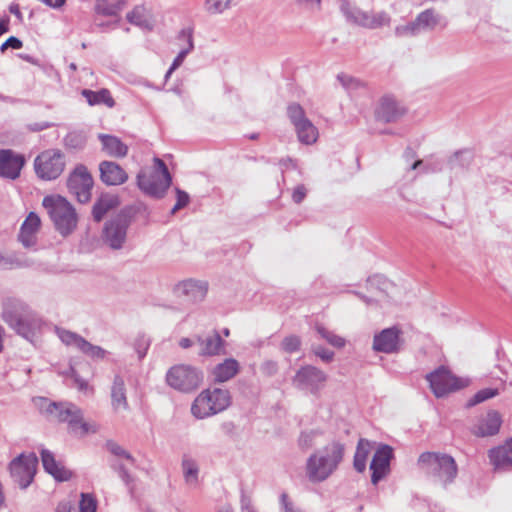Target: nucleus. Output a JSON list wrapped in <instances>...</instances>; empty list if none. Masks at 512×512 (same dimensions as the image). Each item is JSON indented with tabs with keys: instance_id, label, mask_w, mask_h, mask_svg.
<instances>
[{
	"instance_id": "obj_38",
	"label": "nucleus",
	"mask_w": 512,
	"mask_h": 512,
	"mask_svg": "<svg viewBox=\"0 0 512 512\" xmlns=\"http://www.w3.org/2000/svg\"><path fill=\"white\" fill-rule=\"evenodd\" d=\"M33 262L25 258L21 253L13 252L9 254H2L0 252V268L14 269L21 267L32 266Z\"/></svg>"
},
{
	"instance_id": "obj_28",
	"label": "nucleus",
	"mask_w": 512,
	"mask_h": 512,
	"mask_svg": "<svg viewBox=\"0 0 512 512\" xmlns=\"http://www.w3.org/2000/svg\"><path fill=\"white\" fill-rule=\"evenodd\" d=\"M368 286L372 289L375 288V292L372 296H366L361 293L356 295L368 306H372L382 302L388 295L387 288L390 283L386 281L382 276H374L368 279Z\"/></svg>"
},
{
	"instance_id": "obj_5",
	"label": "nucleus",
	"mask_w": 512,
	"mask_h": 512,
	"mask_svg": "<svg viewBox=\"0 0 512 512\" xmlns=\"http://www.w3.org/2000/svg\"><path fill=\"white\" fill-rule=\"evenodd\" d=\"M42 205L47 211L55 229L62 235L71 234L77 227L78 217L73 205L60 195H48Z\"/></svg>"
},
{
	"instance_id": "obj_50",
	"label": "nucleus",
	"mask_w": 512,
	"mask_h": 512,
	"mask_svg": "<svg viewBox=\"0 0 512 512\" xmlns=\"http://www.w3.org/2000/svg\"><path fill=\"white\" fill-rule=\"evenodd\" d=\"M97 501L96 498L89 493H81L79 502V512H96Z\"/></svg>"
},
{
	"instance_id": "obj_33",
	"label": "nucleus",
	"mask_w": 512,
	"mask_h": 512,
	"mask_svg": "<svg viewBox=\"0 0 512 512\" xmlns=\"http://www.w3.org/2000/svg\"><path fill=\"white\" fill-rule=\"evenodd\" d=\"M182 472L186 484L190 488H196L199 483V465L190 455L184 454L182 457Z\"/></svg>"
},
{
	"instance_id": "obj_15",
	"label": "nucleus",
	"mask_w": 512,
	"mask_h": 512,
	"mask_svg": "<svg viewBox=\"0 0 512 512\" xmlns=\"http://www.w3.org/2000/svg\"><path fill=\"white\" fill-rule=\"evenodd\" d=\"M56 333L59 339L67 346H71L78 351L82 352L84 355L90 357L94 360H101L106 357L108 352L104 350L102 347L93 345L88 342L82 336L71 332L66 329L56 328Z\"/></svg>"
},
{
	"instance_id": "obj_10",
	"label": "nucleus",
	"mask_w": 512,
	"mask_h": 512,
	"mask_svg": "<svg viewBox=\"0 0 512 512\" xmlns=\"http://www.w3.org/2000/svg\"><path fill=\"white\" fill-rule=\"evenodd\" d=\"M65 165V155L57 149L45 150L34 160L36 175L46 181L57 179L63 173Z\"/></svg>"
},
{
	"instance_id": "obj_9",
	"label": "nucleus",
	"mask_w": 512,
	"mask_h": 512,
	"mask_svg": "<svg viewBox=\"0 0 512 512\" xmlns=\"http://www.w3.org/2000/svg\"><path fill=\"white\" fill-rule=\"evenodd\" d=\"M340 10L346 20L352 24L367 28L377 29L390 24L391 18L386 12H368L363 11L357 6L352 5L348 0H339Z\"/></svg>"
},
{
	"instance_id": "obj_17",
	"label": "nucleus",
	"mask_w": 512,
	"mask_h": 512,
	"mask_svg": "<svg viewBox=\"0 0 512 512\" xmlns=\"http://www.w3.org/2000/svg\"><path fill=\"white\" fill-rule=\"evenodd\" d=\"M208 291V284L205 281L185 279L178 282L173 293L176 297L189 303H198L205 299Z\"/></svg>"
},
{
	"instance_id": "obj_59",
	"label": "nucleus",
	"mask_w": 512,
	"mask_h": 512,
	"mask_svg": "<svg viewBox=\"0 0 512 512\" xmlns=\"http://www.w3.org/2000/svg\"><path fill=\"white\" fill-rule=\"evenodd\" d=\"M313 352L324 362H330L333 360L334 352L321 346L313 347Z\"/></svg>"
},
{
	"instance_id": "obj_22",
	"label": "nucleus",
	"mask_w": 512,
	"mask_h": 512,
	"mask_svg": "<svg viewBox=\"0 0 512 512\" xmlns=\"http://www.w3.org/2000/svg\"><path fill=\"white\" fill-rule=\"evenodd\" d=\"M393 456V450L388 445L380 446L375 452L370 470L372 472L371 482L376 485L389 472L390 460Z\"/></svg>"
},
{
	"instance_id": "obj_4",
	"label": "nucleus",
	"mask_w": 512,
	"mask_h": 512,
	"mask_svg": "<svg viewBox=\"0 0 512 512\" xmlns=\"http://www.w3.org/2000/svg\"><path fill=\"white\" fill-rule=\"evenodd\" d=\"M172 183V176L166 164L158 157L153 159L152 168H144L137 175V185L146 195L161 199Z\"/></svg>"
},
{
	"instance_id": "obj_11",
	"label": "nucleus",
	"mask_w": 512,
	"mask_h": 512,
	"mask_svg": "<svg viewBox=\"0 0 512 512\" xmlns=\"http://www.w3.org/2000/svg\"><path fill=\"white\" fill-rule=\"evenodd\" d=\"M38 458L34 453H22L8 466L10 477L21 488L26 489L34 479Z\"/></svg>"
},
{
	"instance_id": "obj_54",
	"label": "nucleus",
	"mask_w": 512,
	"mask_h": 512,
	"mask_svg": "<svg viewBox=\"0 0 512 512\" xmlns=\"http://www.w3.org/2000/svg\"><path fill=\"white\" fill-rule=\"evenodd\" d=\"M176 193V203L171 209V214H175L180 209L186 207L190 202V196L187 192L181 190L180 188H175Z\"/></svg>"
},
{
	"instance_id": "obj_57",
	"label": "nucleus",
	"mask_w": 512,
	"mask_h": 512,
	"mask_svg": "<svg viewBox=\"0 0 512 512\" xmlns=\"http://www.w3.org/2000/svg\"><path fill=\"white\" fill-rule=\"evenodd\" d=\"M112 468L119 474L120 478L125 482L126 485H129L131 483L132 478L128 473L124 463L120 461H115L112 464Z\"/></svg>"
},
{
	"instance_id": "obj_24",
	"label": "nucleus",
	"mask_w": 512,
	"mask_h": 512,
	"mask_svg": "<svg viewBox=\"0 0 512 512\" xmlns=\"http://www.w3.org/2000/svg\"><path fill=\"white\" fill-rule=\"evenodd\" d=\"M406 110L405 108L392 96H383L376 107V118L384 122H394L400 119Z\"/></svg>"
},
{
	"instance_id": "obj_21",
	"label": "nucleus",
	"mask_w": 512,
	"mask_h": 512,
	"mask_svg": "<svg viewBox=\"0 0 512 512\" xmlns=\"http://www.w3.org/2000/svg\"><path fill=\"white\" fill-rule=\"evenodd\" d=\"M502 425V417L495 410L488 411L477 418L471 432L477 437H489L499 433Z\"/></svg>"
},
{
	"instance_id": "obj_64",
	"label": "nucleus",
	"mask_w": 512,
	"mask_h": 512,
	"mask_svg": "<svg viewBox=\"0 0 512 512\" xmlns=\"http://www.w3.org/2000/svg\"><path fill=\"white\" fill-rule=\"evenodd\" d=\"M75 383L80 391H86L89 388L87 381L75 376Z\"/></svg>"
},
{
	"instance_id": "obj_45",
	"label": "nucleus",
	"mask_w": 512,
	"mask_h": 512,
	"mask_svg": "<svg viewBox=\"0 0 512 512\" xmlns=\"http://www.w3.org/2000/svg\"><path fill=\"white\" fill-rule=\"evenodd\" d=\"M499 394L497 388H484L475 393L466 403L468 408L478 405L486 400H489Z\"/></svg>"
},
{
	"instance_id": "obj_31",
	"label": "nucleus",
	"mask_w": 512,
	"mask_h": 512,
	"mask_svg": "<svg viewBox=\"0 0 512 512\" xmlns=\"http://www.w3.org/2000/svg\"><path fill=\"white\" fill-rule=\"evenodd\" d=\"M111 405L114 411L128 410L129 405L126 396L124 379L116 375L111 387Z\"/></svg>"
},
{
	"instance_id": "obj_12",
	"label": "nucleus",
	"mask_w": 512,
	"mask_h": 512,
	"mask_svg": "<svg viewBox=\"0 0 512 512\" xmlns=\"http://www.w3.org/2000/svg\"><path fill=\"white\" fill-rule=\"evenodd\" d=\"M426 379L437 398L444 397L451 392L464 388L469 383L467 379L454 376L443 366L427 374Z\"/></svg>"
},
{
	"instance_id": "obj_13",
	"label": "nucleus",
	"mask_w": 512,
	"mask_h": 512,
	"mask_svg": "<svg viewBox=\"0 0 512 512\" xmlns=\"http://www.w3.org/2000/svg\"><path fill=\"white\" fill-rule=\"evenodd\" d=\"M326 381V373L312 365L302 366L292 378L294 387L311 394H317L324 387Z\"/></svg>"
},
{
	"instance_id": "obj_56",
	"label": "nucleus",
	"mask_w": 512,
	"mask_h": 512,
	"mask_svg": "<svg viewBox=\"0 0 512 512\" xmlns=\"http://www.w3.org/2000/svg\"><path fill=\"white\" fill-rule=\"evenodd\" d=\"M308 191L309 189L305 184L296 185L291 192L292 201L296 204L302 203L307 196Z\"/></svg>"
},
{
	"instance_id": "obj_40",
	"label": "nucleus",
	"mask_w": 512,
	"mask_h": 512,
	"mask_svg": "<svg viewBox=\"0 0 512 512\" xmlns=\"http://www.w3.org/2000/svg\"><path fill=\"white\" fill-rule=\"evenodd\" d=\"M236 4V0H204L203 9L211 16L221 15L230 10Z\"/></svg>"
},
{
	"instance_id": "obj_14",
	"label": "nucleus",
	"mask_w": 512,
	"mask_h": 512,
	"mask_svg": "<svg viewBox=\"0 0 512 512\" xmlns=\"http://www.w3.org/2000/svg\"><path fill=\"white\" fill-rule=\"evenodd\" d=\"M67 186L80 203H87L91 199L93 178L87 168L80 164L71 172Z\"/></svg>"
},
{
	"instance_id": "obj_43",
	"label": "nucleus",
	"mask_w": 512,
	"mask_h": 512,
	"mask_svg": "<svg viewBox=\"0 0 512 512\" xmlns=\"http://www.w3.org/2000/svg\"><path fill=\"white\" fill-rule=\"evenodd\" d=\"M315 328L320 337L326 340L330 345L336 348H342L345 346L346 340L343 337L328 330L321 324H317Z\"/></svg>"
},
{
	"instance_id": "obj_25",
	"label": "nucleus",
	"mask_w": 512,
	"mask_h": 512,
	"mask_svg": "<svg viewBox=\"0 0 512 512\" xmlns=\"http://www.w3.org/2000/svg\"><path fill=\"white\" fill-rule=\"evenodd\" d=\"M418 29L421 32H430L436 29H445L448 25L447 19L434 8H428L420 12L415 18Z\"/></svg>"
},
{
	"instance_id": "obj_20",
	"label": "nucleus",
	"mask_w": 512,
	"mask_h": 512,
	"mask_svg": "<svg viewBox=\"0 0 512 512\" xmlns=\"http://www.w3.org/2000/svg\"><path fill=\"white\" fill-rule=\"evenodd\" d=\"M41 228V219L30 212L20 227L18 241L27 249H34L38 243V234Z\"/></svg>"
},
{
	"instance_id": "obj_1",
	"label": "nucleus",
	"mask_w": 512,
	"mask_h": 512,
	"mask_svg": "<svg viewBox=\"0 0 512 512\" xmlns=\"http://www.w3.org/2000/svg\"><path fill=\"white\" fill-rule=\"evenodd\" d=\"M2 320L18 335L32 341L42 327L41 317L28 304L8 297L2 302Z\"/></svg>"
},
{
	"instance_id": "obj_29",
	"label": "nucleus",
	"mask_w": 512,
	"mask_h": 512,
	"mask_svg": "<svg viewBox=\"0 0 512 512\" xmlns=\"http://www.w3.org/2000/svg\"><path fill=\"white\" fill-rule=\"evenodd\" d=\"M41 459L45 471L52 475L56 480L67 481L71 478V472L61 463L57 462L54 455L49 450H42Z\"/></svg>"
},
{
	"instance_id": "obj_61",
	"label": "nucleus",
	"mask_w": 512,
	"mask_h": 512,
	"mask_svg": "<svg viewBox=\"0 0 512 512\" xmlns=\"http://www.w3.org/2000/svg\"><path fill=\"white\" fill-rule=\"evenodd\" d=\"M65 143L67 146L76 148L81 147L83 145V140L76 133H70L66 136Z\"/></svg>"
},
{
	"instance_id": "obj_3",
	"label": "nucleus",
	"mask_w": 512,
	"mask_h": 512,
	"mask_svg": "<svg viewBox=\"0 0 512 512\" xmlns=\"http://www.w3.org/2000/svg\"><path fill=\"white\" fill-rule=\"evenodd\" d=\"M344 456V446L339 442H332L315 451L306 462V474L310 481L321 482L326 480L341 463Z\"/></svg>"
},
{
	"instance_id": "obj_52",
	"label": "nucleus",
	"mask_w": 512,
	"mask_h": 512,
	"mask_svg": "<svg viewBox=\"0 0 512 512\" xmlns=\"http://www.w3.org/2000/svg\"><path fill=\"white\" fill-rule=\"evenodd\" d=\"M318 433L317 431L310 430V431H303L298 439V446L302 450H308L315 444V439L317 437Z\"/></svg>"
},
{
	"instance_id": "obj_63",
	"label": "nucleus",
	"mask_w": 512,
	"mask_h": 512,
	"mask_svg": "<svg viewBox=\"0 0 512 512\" xmlns=\"http://www.w3.org/2000/svg\"><path fill=\"white\" fill-rule=\"evenodd\" d=\"M7 44L9 45V48L13 49H20L22 47V41L14 36H11L7 39Z\"/></svg>"
},
{
	"instance_id": "obj_42",
	"label": "nucleus",
	"mask_w": 512,
	"mask_h": 512,
	"mask_svg": "<svg viewBox=\"0 0 512 512\" xmlns=\"http://www.w3.org/2000/svg\"><path fill=\"white\" fill-rule=\"evenodd\" d=\"M117 200L113 197H101L92 209V215L95 221L99 222L111 209L116 206Z\"/></svg>"
},
{
	"instance_id": "obj_30",
	"label": "nucleus",
	"mask_w": 512,
	"mask_h": 512,
	"mask_svg": "<svg viewBox=\"0 0 512 512\" xmlns=\"http://www.w3.org/2000/svg\"><path fill=\"white\" fill-rule=\"evenodd\" d=\"M239 371V362L234 358H227L213 368L212 375L215 382L223 383L232 379Z\"/></svg>"
},
{
	"instance_id": "obj_37",
	"label": "nucleus",
	"mask_w": 512,
	"mask_h": 512,
	"mask_svg": "<svg viewBox=\"0 0 512 512\" xmlns=\"http://www.w3.org/2000/svg\"><path fill=\"white\" fill-rule=\"evenodd\" d=\"M82 95L91 106L104 104L112 108L115 105L114 99L107 89H101L99 91L84 89L82 90Z\"/></svg>"
},
{
	"instance_id": "obj_39",
	"label": "nucleus",
	"mask_w": 512,
	"mask_h": 512,
	"mask_svg": "<svg viewBox=\"0 0 512 512\" xmlns=\"http://www.w3.org/2000/svg\"><path fill=\"white\" fill-rule=\"evenodd\" d=\"M124 0H97L95 10L104 16H116L123 9Z\"/></svg>"
},
{
	"instance_id": "obj_62",
	"label": "nucleus",
	"mask_w": 512,
	"mask_h": 512,
	"mask_svg": "<svg viewBox=\"0 0 512 512\" xmlns=\"http://www.w3.org/2000/svg\"><path fill=\"white\" fill-rule=\"evenodd\" d=\"M72 505L69 501H61L57 504L55 512H71Z\"/></svg>"
},
{
	"instance_id": "obj_19",
	"label": "nucleus",
	"mask_w": 512,
	"mask_h": 512,
	"mask_svg": "<svg viewBox=\"0 0 512 512\" xmlns=\"http://www.w3.org/2000/svg\"><path fill=\"white\" fill-rule=\"evenodd\" d=\"M400 330L392 327L382 330L373 339L372 348L376 352L392 354L400 350Z\"/></svg>"
},
{
	"instance_id": "obj_16",
	"label": "nucleus",
	"mask_w": 512,
	"mask_h": 512,
	"mask_svg": "<svg viewBox=\"0 0 512 512\" xmlns=\"http://www.w3.org/2000/svg\"><path fill=\"white\" fill-rule=\"evenodd\" d=\"M129 222L125 216L118 215L104 225L102 232L103 242L113 250L123 247L126 238Z\"/></svg>"
},
{
	"instance_id": "obj_6",
	"label": "nucleus",
	"mask_w": 512,
	"mask_h": 512,
	"mask_svg": "<svg viewBox=\"0 0 512 512\" xmlns=\"http://www.w3.org/2000/svg\"><path fill=\"white\" fill-rule=\"evenodd\" d=\"M228 390L214 388L202 391L193 401L191 413L198 419H204L224 411L230 405Z\"/></svg>"
},
{
	"instance_id": "obj_36",
	"label": "nucleus",
	"mask_w": 512,
	"mask_h": 512,
	"mask_svg": "<svg viewBox=\"0 0 512 512\" xmlns=\"http://www.w3.org/2000/svg\"><path fill=\"white\" fill-rule=\"evenodd\" d=\"M298 140L306 145L315 143L318 139V129L313 123L307 118L303 122L299 123L295 127Z\"/></svg>"
},
{
	"instance_id": "obj_51",
	"label": "nucleus",
	"mask_w": 512,
	"mask_h": 512,
	"mask_svg": "<svg viewBox=\"0 0 512 512\" xmlns=\"http://www.w3.org/2000/svg\"><path fill=\"white\" fill-rule=\"evenodd\" d=\"M279 512H302L290 496L283 492L279 496Z\"/></svg>"
},
{
	"instance_id": "obj_32",
	"label": "nucleus",
	"mask_w": 512,
	"mask_h": 512,
	"mask_svg": "<svg viewBox=\"0 0 512 512\" xmlns=\"http://www.w3.org/2000/svg\"><path fill=\"white\" fill-rule=\"evenodd\" d=\"M98 139L102 150L111 157L122 158L128 153V147L118 137L108 134H99Z\"/></svg>"
},
{
	"instance_id": "obj_8",
	"label": "nucleus",
	"mask_w": 512,
	"mask_h": 512,
	"mask_svg": "<svg viewBox=\"0 0 512 512\" xmlns=\"http://www.w3.org/2000/svg\"><path fill=\"white\" fill-rule=\"evenodd\" d=\"M203 378L200 369L188 364L174 365L166 373V383L183 393L195 391L203 382Z\"/></svg>"
},
{
	"instance_id": "obj_23",
	"label": "nucleus",
	"mask_w": 512,
	"mask_h": 512,
	"mask_svg": "<svg viewBox=\"0 0 512 512\" xmlns=\"http://www.w3.org/2000/svg\"><path fill=\"white\" fill-rule=\"evenodd\" d=\"M488 458L494 470L508 472L512 470V438L503 444L491 448Z\"/></svg>"
},
{
	"instance_id": "obj_49",
	"label": "nucleus",
	"mask_w": 512,
	"mask_h": 512,
	"mask_svg": "<svg viewBox=\"0 0 512 512\" xmlns=\"http://www.w3.org/2000/svg\"><path fill=\"white\" fill-rule=\"evenodd\" d=\"M394 32L397 37H412L420 34L415 20L405 25L397 26Z\"/></svg>"
},
{
	"instance_id": "obj_44",
	"label": "nucleus",
	"mask_w": 512,
	"mask_h": 512,
	"mask_svg": "<svg viewBox=\"0 0 512 512\" xmlns=\"http://www.w3.org/2000/svg\"><path fill=\"white\" fill-rule=\"evenodd\" d=\"M473 159L472 152L469 150H460L455 152L449 158V165L452 169L456 167L467 168Z\"/></svg>"
},
{
	"instance_id": "obj_2",
	"label": "nucleus",
	"mask_w": 512,
	"mask_h": 512,
	"mask_svg": "<svg viewBox=\"0 0 512 512\" xmlns=\"http://www.w3.org/2000/svg\"><path fill=\"white\" fill-rule=\"evenodd\" d=\"M40 410L54 420L67 423L69 432L77 437L98 431V425L95 422H85L82 410L73 403H57L42 398Z\"/></svg>"
},
{
	"instance_id": "obj_18",
	"label": "nucleus",
	"mask_w": 512,
	"mask_h": 512,
	"mask_svg": "<svg viewBox=\"0 0 512 512\" xmlns=\"http://www.w3.org/2000/svg\"><path fill=\"white\" fill-rule=\"evenodd\" d=\"M25 158L11 149L0 150V177L15 180L20 176Z\"/></svg>"
},
{
	"instance_id": "obj_7",
	"label": "nucleus",
	"mask_w": 512,
	"mask_h": 512,
	"mask_svg": "<svg viewBox=\"0 0 512 512\" xmlns=\"http://www.w3.org/2000/svg\"><path fill=\"white\" fill-rule=\"evenodd\" d=\"M419 464L426 473L436 477L444 485L451 483L457 475V465L454 459L446 454L422 453L419 457Z\"/></svg>"
},
{
	"instance_id": "obj_58",
	"label": "nucleus",
	"mask_w": 512,
	"mask_h": 512,
	"mask_svg": "<svg viewBox=\"0 0 512 512\" xmlns=\"http://www.w3.org/2000/svg\"><path fill=\"white\" fill-rule=\"evenodd\" d=\"M240 511L241 512H258L255 507L252 498L245 494L244 492L241 494L240 498Z\"/></svg>"
},
{
	"instance_id": "obj_26",
	"label": "nucleus",
	"mask_w": 512,
	"mask_h": 512,
	"mask_svg": "<svg viewBox=\"0 0 512 512\" xmlns=\"http://www.w3.org/2000/svg\"><path fill=\"white\" fill-rule=\"evenodd\" d=\"M100 179L108 186H117L128 179L126 171L116 162L102 161L99 165Z\"/></svg>"
},
{
	"instance_id": "obj_41",
	"label": "nucleus",
	"mask_w": 512,
	"mask_h": 512,
	"mask_svg": "<svg viewBox=\"0 0 512 512\" xmlns=\"http://www.w3.org/2000/svg\"><path fill=\"white\" fill-rule=\"evenodd\" d=\"M370 453V442L365 439H360L354 455V468L358 472H363L366 468L367 457Z\"/></svg>"
},
{
	"instance_id": "obj_53",
	"label": "nucleus",
	"mask_w": 512,
	"mask_h": 512,
	"mask_svg": "<svg viewBox=\"0 0 512 512\" xmlns=\"http://www.w3.org/2000/svg\"><path fill=\"white\" fill-rule=\"evenodd\" d=\"M337 79L342 84V86L348 91L357 90L363 87V83L360 80L346 74H339L337 76Z\"/></svg>"
},
{
	"instance_id": "obj_47",
	"label": "nucleus",
	"mask_w": 512,
	"mask_h": 512,
	"mask_svg": "<svg viewBox=\"0 0 512 512\" xmlns=\"http://www.w3.org/2000/svg\"><path fill=\"white\" fill-rule=\"evenodd\" d=\"M107 449L114 456L118 457L119 459L125 460L130 465H134L135 464L134 457L127 450H125L122 446H120L116 442H113V441L107 442Z\"/></svg>"
},
{
	"instance_id": "obj_46",
	"label": "nucleus",
	"mask_w": 512,
	"mask_h": 512,
	"mask_svg": "<svg viewBox=\"0 0 512 512\" xmlns=\"http://www.w3.org/2000/svg\"><path fill=\"white\" fill-rule=\"evenodd\" d=\"M107 449L114 456L118 457L119 459L125 460L130 465H134L135 464L134 457L127 450H125L122 446H120L116 442H113V441L107 442Z\"/></svg>"
},
{
	"instance_id": "obj_27",
	"label": "nucleus",
	"mask_w": 512,
	"mask_h": 512,
	"mask_svg": "<svg viewBox=\"0 0 512 512\" xmlns=\"http://www.w3.org/2000/svg\"><path fill=\"white\" fill-rule=\"evenodd\" d=\"M197 343L200 346L199 354L202 356H215L225 353V341L217 331H212L205 336H198Z\"/></svg>"
},
{
	"instance_id": "obj_48",
	"label": "nucleus",
	"mask_w": 512,
	"mask_h": 512,
	"mask_svg": "<svg viewBox=\"0 0 512 512\" xmlns=\"http://www.w3.org/2000/svg\"><path fill=\"white\" fill-rule=\"evenodd\" d=\"M287 114L294 127L307 119L304 109L297 103L288 106Z\"/></svg>"
},
{
	"instance_id": "obj_55",
	"label": "nucleus",
	"mask_w": 512,
	"mask_h": 512,
	"mask_svg": "<svg viewBox=\"0 0 512 512\" xmlns=\"http://www.w3.org/2000/svg\"><path fill=\"white\" fill-rule=\"evenodd\" d=\"M300 345V338L295 335L285 337L281 343L282 349L287 353L296 352L300 348Z\"/></svg>"
},
{
	"instance_id": "obj_35",
	"label": "nucleus",
	"mask_w": 512,
	"mask_h": 512,
	"mask_svg": "<svg viewBox=\"0 0 512 512\" xmlns=\"http://www.w3.org/2000/svg\"><path fill=\"white\" fill-rule=\"evenodd\" d=\"M126 19L132 25H135L143 30L153 29V21L151 16L143 6H137L131 12L127 13Z\"/></svg>"
},
{
	"instance_id": "obj_34",
	"label": "nucleus",
	"mask_w": 512,
	"mask_h": 512,
	"mask_svg": "<svg viewBox=\"0 0 512 512\" xmlns=\"http://www.w3.org/2000/svg\"><path fill=\"white\" fill-rule=\"evenodd\" d=\"M179 39H182L186 42V46L181 49L178 55L175 57L171 67L167 71L165 78L168 79L170 75L183 63L186 56L192 51L193 45V36L191 30L183 29L179 33Z\"/></svg>"
},
{
	"instance_id": "obj_60",
	"label": "nucleus",
	"mask_w": 512,
	"mask_h": 512,
	"mask_svg": "<svg viewBox=\"0 0 512 512\" xmlns=\"http://www.w3.org/2000/svg\"><path fill=\"white\" fill-rule=\"evenodd\" d=\"M277 370V363L272 360H267L261 365V371L268 376L274 375L277 372Z\"/></svg>"
}]
</instances>
